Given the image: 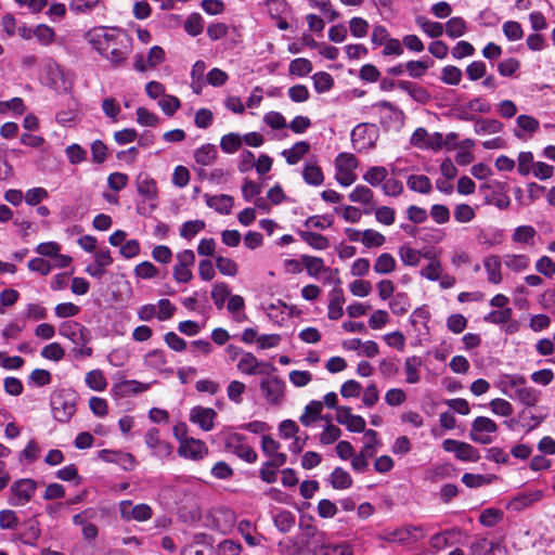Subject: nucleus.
<instances>
[{
	"mask_svg": "<svg viewBox=\"0 0 555 555\" xmlns=\"http://www.w3.org/2000/svg\"><path fill=\"white\" fill-rule=\"evenodd\" d=\"M89 46L113 67L122 66L132 52V40L118 27L95 26L85 34Z\"/></svg>",
	"mask_w": 555,
	"mask_h": 555,
	"instance_id": "1",
	"label": "nucleus"
},
{
	"mask_svg": "<svg viewBox=\"0 0 555 555\" xmlns=\"http://www.w3.org/2000/svg\"><path fill=\"white\" fill-rule=\"evenodd\" d=\"M494 385L504 396L526 408H535L541 400V391L529 386L521 374H500Z\"/></svg>",
	"mask_w": 555,
	"mask_h": 555,
	"instance_id": "2",
	"label": "nucleus"
},
{
	"mask_svg": "<svg viewBox=\"0 0 555 555\" xmlns=\"http://www.w3.org/2000/svg\"><path fill=\"white\" fill-rule=\"evenodd\" d=\"M53 417L61 423H67L76 413V396L70 391L61 390L51 398Z\"/></svg>",
	"mask_w": 555,
	"mask_h": 555,
	"instance_id": "3",
	"label": "nucleus"
},
{
	"mask_svg": "<svg viewBox=\"0 0 555 555\" xmlns=\"http://www.w3.org/2000/svg\"><path fill=\"white\" fill-rule=\"evenodd\" d=\"M378 138L379 129L374 124H360L351 132L352 145L358 152L374 149Z\"/></svg>",
	"mask_w": 555,
	"mask_h": 555,
	"instance_id": "4",
	"label": "nucleus"
},
{
	"mask_svg": "<svg viewBox=\"0 0 555 555\" xmlns=\"http://www.w3.org/2000/svg\"><path fill=\"white\" fill-rule=\"evenodd\" d=\"M358 168V159L351 153H340L335 159V178L343 186L351 185L356 179V169Z\"/></svg>",
	"mask_w": 555,
	"mask_h": 555,
	"instance_id": "5",
	"label": "nucleus"
},
{
	"mask_svg": "<svg viewBox=\"0 0 555 555\" xmlns=\"http://www.w3.org/2000/svg\"><path fill=\"white\" fill-rule=\"evenodd\" d=\"M172 279L178 284H186L193 280L192 268L195 263V253L192 249L178 251L175 256Z\"/></svg>",
	"mask_w": 555,
	"mask_h": 555,
	"instance_id": "6",
	"label": "nucleus"
},
{
	"mask_svg": "<svg viewBox=\"0 0 555 555\" xmlns=\"http://www.w3.org/2000/svg\"><path fill=\"white\" fill-rule=\"evenodd\" d=\"M176 307L169 299H159L156 304H146L138 309L140 321H151L156 318L158 321H167L173 317Z\"/></svg>",
	"mask_w": 555,
	"mask_h": 555,
	"instance_id": "7",
	"label": "nucleus"
},
{
	"mask_svg": "<svg viewBox=\"0 0 555 555\" xmlns=\"http://www.w3.org/2000/svg\"><path fill=\"white\" fill-rule=\"evenodd\" d=\"M499 427L490 417L478 416L472 423L469 437L474 442L489 444L493 441V436Z\"/></svg>",
	"mask_w": 555,
	"mask_h": 555,
	"instance_id": "8",
	"label": "nucleus"
},
{
	"mask_svg": "<svg viewBox=\"0 0 555 555\" xmlns=\"http://www.w3.org/2000/svg\"><path fill=\"white\" fill-rule=\"evenodd\" d=\"M262 397L271 405H280L285 397L286 385L278 376L262 378L259 384Z\"/></svg>",
	"mask_w": 555,
	"mask_h": 555,
	"instance_id": "9",
	"label": "nucleus"
},
{
	"mask_svg": "<svg viewBox=\"0 0 555 555\" xmlns=\"http://www.w3.org/2000/svg\"><path fill=\"white\" fill-rule=\"evenodd\" d=\"M138 194L145 202H150V207L154 210L157 207L158 188L157 182L147 172H140L134 180Z\"/></svg>",
	"mask_w": 555,
	"mask_h": 555,
	"instance_id": "10",
	"label": "nucleus"
},
{
	"mask_svg": "<svg viewBox=\"0 0 555 555\" xmlns=\"http://www.w3.org/2000/svg\"><path fill=\"white\" fill-rule=\"evenodd\" d=\"M37 483L33 479H20L11 486L10 504L13 506H23L35 495Z\"/></svg>",
	"mask_w": 555,
	"mask_h": 555,
	"instance_id": "11",
	"label": "nucleus"
},
{
	"mask_svg": "<svg viewBox=\"0 0 555 555\" xmlns=\"http://www.w3.org/2000/svg\"><path fill=\"white\" fill-rule=\"evenodd\" d=\"M120 517L126 520H135L139 522L146 521L152 518L153 509L145 503L133 505L131 501L124 500L119 503Z\"/></svg>",
	"mask_w": 555,
	"mask_h": 555,
	"instance_id": "12",
	"label": "nucleus"
},
{
	"mask_svg": "<svg viewBox=\"0 0 555 555\" xmlns=\"http://www.w3.org/2000/svg\"><path fill=\"white\" fill-rule=\"evenodd\" d=\"M446 452L454 453L455 456L464 462H477L480 459L479 451L469 443L454 439H446L442 442Z\"/></svg>",
	"mask_w": 555,
	"mask_h": 555,
	"instance_id": "13",
	"label": "nucleus"
},
{
	"mask_svg": "<svg viewBox=\"0 0 555 555\" xmlns=\"http://www.w3.org/2000/svg\"><path fill=\"white\" fill-rule=\"evenodd\" d=\"M177 452L180 457L201 461L208 455V447L203 440L191 437L188 440L181 441Z\"/></svg>",
	"mask_w": 555,
	"mask_h": 555,
	"instance_id": "14",
	"label": "nucleus"
},
{
	"mask_svg": "<svg viewBox=\"0 0 555 555\" xmlns=\"http://www.w3.org/2000/svg\"><path fill=\"white\" fill-rule=\"evenodd\" d=\"M59 333L77 346H86L90 340L89 331L75 321L63 322L59 327Z\"/></svg>",
	"mask_w": 555,
	"mask_h": 555,
	"instance_id": "15",
	"label": "nucleus"
},
{
	"mask_svg": "<svg viewBox=\"0 0 555 555\" xmlns=\"http://www.w3.org/2000/svg\"><path fill=\"white\" fill-rule=\"evenodd\" d=\"M271 367L272 371L275 369L269 363L259 360L253 352H245L236 363V369L240 373L245 375H259L267 372V369Z\"/></svg>",
	"mask_w": 555,
	"mask_h": 555,
	"instance_id": "16",
	"label": "nucleus"
},
{
	"mask_svg": "<svg viewBox=\"0 0 555 555\" xmlns=\"http://www.w3.org/2000/svg\"><path fill=\"white\" fill-rule=\"evenodd\" d=\"M149 389V383H142L135 379H121L113 385L112 393L116 399H124L140 395Z\"/></svg>",
	"mask_w": 555,
	"mask_h": 555,
	"instance_id": "17",
	"label": "nucleus"
},
{
	"mask_svg": "<svg viewBox=\"0 0 555 555\" xmlns=\"http://www.w3.org/2000/svg\"><path fill=\"white\" fill-rule=\"evenodd\" d=\"M227 447L247 463H254L257 460V453L241 434L230 435L227 440Z\"/></svg>",
	"mask_w": 555,
	"mask_h": 555,
	"instance_id": "18",
	"label": "nucleus"
},
{
	"mask_svg": "<svg viewBox=\"0 0 555 555\" xmlns=\"http://www.w3.org/2000/svg\"><path fill=\"white\" fill-rule=\"evenodd\" d=\"M335 418L340 425L346 426L349 431L362 433L365 429V420L361 415L353 414L349 406H337Z\"/></svg>",
	"mask_w": 555,
	"mask_h": 555,
	"instance_id": "19",
	"label": "nucleus"
},
{
	"mask_svg": "<svg viewBox=\"0 0 555 555\" xmlns=\"http://www.w3.org/2000/svg\"><path fill=\"white\" fill-rule=\"evenodd\" d=\"M146 446L152 450V454L166 459L172 452V447L169 442L162 440L157 428H150L144 437Z\"/></svg>",
	"mask_w": 555,
	"mask_h": 555,
	"instance_id": "20",
	"label": "nucleus"
},
{
	"mask_svg": "<svg viewBox=\"0 0 555 555\" xmlns=\"http://www.w3.org/2000/svg\"><path fill=\"white\" fill-rule=\"evenodd\" d=\"M217 412L211 408L196 405L190 411V422L196 424L204 431H209L215 427Z\"/></svg>",
	"mask_w": 555,
	"mask_h": 555,
	"instance_id": "21",
	"label": "nucleus"
},
{
	"mask_svg": "<svg viewBox=\"0 0 555 555\" xmlns=\"http://www.w3.org/2000/svg\"><path fill=\"white\" fill-rule=\"evenodd\" d=\"M113 263V257L108 248L103 247L94 251V261L86 268V272L93 278H101L105 270Z\"/></svg>",
	"mask_w": 555,
	"mask_h": 555,
	"instance_id": "22",
	"label": "nucleus"
},
{
	"mask_svg": "<svg viewBox=\"0 0 555 555\" xmlns=\"http://www.w3.org/2000/svg\"><path fill=\"white\" fill-rule=\"evenodd\" d=\"M506 548L500 541H490L486 538L472 543L470 555H505Z\"/></svg>",
	"mask_w": 555,
	"mask_h": 555,
	"instance_id": "23",
	"label": "nucleus"
},
{
	"mask_svg": "<svg viewBox=\"0 0 555 555\" xmlns=\"http://www.w3.org/2000/svg\"><path fill=\"white\" fill-rule=\"evenodd\" d=\"M44 78L51 88L55 90L66 89L64 72L53 60H48L44 64Z\"/></svg>",
	"mask_w": 555,
	"mask_h": 555,
	"instance_id": "24",
	"label": "nucleus"
},
{
	"mask_svg": "<svg viewBox=\"0 0 555 555\" xmlns=\"http://www.w3.org/2000/svg\"><path fill=\"white\" fill-rule=\"evenodd\" d=\"M314 555H352V551L347 543L334 544L326 539H317L313 544Z\"/></svg>",
	"mask_w": 555,
	"mask_h": 555,
	"instance_id": "25",
	"label": "nucleus"
},
{
	"mask_svg": "<svg viewBox=\"0 0 555 555\" xmlns=\"http://www.w3.org/2000/svg\"><path fill=\"white\" fill-rule=\"evenodd\" d=\"M345 301L344 291L340 287L333 288L328 293L327 318L330 320L337 321L344 315Z\"/></svg>",
	"mask_w": 555,
	"mask_h": 555,
	"instance_id": "26",
	"label": "nucleus"
},
{
	"mask_svg": "<svg viewBox=\"0 0 555 555\" xmlns=\"http://www.w3.org/2000/svg\"><path fill=\"white\" fill-rule=\"evenodd\" d=\"M483 269L487 273V281L491 284L498 285L503 281L502 274V260L496 255H488L482 261Z\"/></svg>",
	"mask_w": 555,
	"mask_h": 555,
	"instance_id": "27",
	"label": "nucleus"
},
{
	"mask_svg": "<svg viewBox=\"0 0 555 555\" xmlns=\"http://www.w3.org/2000/svg\"><path fill=\"white\" fill-rule=\"evenodd\" d=\"M517 129L515 135L518 139L531 138L540 128V122L537 118L530 115H519L516 119Z\"/></svg>",
	"mask_w": 555,
	"mask_h": 555,
	"instance_id": "28",
	"label": "nucleus"
},
{
	"mask_svg": "<svg viewBox=\"0 0 555 555\" xmlns=\"http://www.w3.org/2000/svg\"><path fill=\"white\" fill-rule=\"evenodd\" d=\"M546 416L539 409L531 410V408L526 406L518 413L519 422L527 431L538 428L546 420Z\"/></svg>",
	"mask_w": 555,
	"mask_h": 555,
	"instance_id": "29",
	"label": "nucleus"
},
{
	"mask_svg": "<svg viewBox=\"0 0 555 555\" xmlns=\"http://www.w3.org/2000/svg\"><path fill=\"white\" fill-rule=\"evenodd\" d=\"M544 496V493L542 490H530L524 493H519L513 498V500L509 502V507H512L515 511H521L535 502H539Z\"/></svg>",
	"mask_w": 555,
	"mask_h": 555,
	"instance_id": "30",
	"label": "nucleus"
},
{
	"mask_svg": "<svg viewBox=\"0 0 555 555\" xmlns=\"http://www.w3.org/2000/svg\"><path fill=\"white\" fill-rule=\"evenodd\" d=\"M206 205L221 215H229L233 207V197L227 194L205 196Z\"/></svg>",
	"mask_w": 555,
	"mask_h": 555,
	"instance_id": "31",
	"label": "nucleus"
},
{
	"mask_svg": "<svg viewBox=\"0 0 555 555\" xmlns=\"http://www.w3.org/2000/svg\"><path fill=\"white\" fill-rule=\"evenodd\" d=\"M310 151V144L306 141L296 142L292 147L282 151L281 155L288 165L298 164Z\"/></svg>",
	"mask_w": 555,
	"mask_h": 555,
	"instance_id": "32",
	"label": "nucleus"
},
{
	"mask_svg": "<svg viewBox=\"0 0 555 555\" xmlns=\"http://www.w3.org/2000/svg\"><path fill=\"white\" fill-rule=\"evenodd\" d=\"M423 361L417 356H410L404 359L403 370L408 384H417L421 380V367Z\"/></svg>",
	"mask_w": 555,
	"mask_h": 555,
	"instance_id": "33",
	"label": "nucleus"
},
{
	"mask_svg": "<svg viewBox=\"0 0 555 555\" xmlns=\"http://www.w3.org/2000/svg\"><path fill=\"white\" fill-rule=\"evenodd\" d=\"M503 263L512 272L520 273L530 267V258L525 254H506Z\"/></svg>",
	"mask_w": 555,
	"mask_h": 555,
	"instance_id": "34",
	"label": "nucleus"
},
{
	"mask_svg": "<svg viewBox=\"0 0 555 555\" xmlns=\"http://www.w3.org/2000/svg\"><path fill=\"white\" fill-rule=\"evenodd\" d=\"M535 236L537 230L532 225H519L514 230L512 241L524 246H533Z\"/></svg>",
	"mask_w": 555,
	"mask_h": 555,
	"instance_id": "35",
	"label": "nucleus"
},
{
	"mask_svg": "<svg viewBox=\"0 0 555 555\" xmlns=\"http://www.w3.org/2000/svg\"><path fill=\"white\" fill-rule=\"evenodd\" d=\"M302 178L307 184L318 186L324 181V176L321 168L315 162H306L302 169Z\"/></svg>",
	"mask_w": 555,
	"mask_h": 555,
	"instance_id": "36",
	"label": "nucleus"
},
{
	"mask_svg": "<svg viewBox=\"0 0 555 555\" xmlns=\"http://www.w3.org/2000/svg\"><path fill=\"white\" fill-rule=\"evenodd\" d=\"M408 188L420 194H429L433 190L430 179L425 175H410L406 179Z\"/></svg>",
	"mask_w": 555,
	"mask_h": 555,
	"instance_id": "37",
	"label": "nucleus"
},
{
	"mask_svg": "<svg viewBox=\"0 0 555 555\" xmlns=\"http://www.w3.org/2000/svg\"><path fill=\"white\" fill-rule=\"evenodd\" d=\"M443 26L447 36L451 39L464 36L468 29L466 21L461 16L451 17Z\"/></svg>",
	"mask_w": 555,
	"mask_h": 555,
	"instance_id": "38",
	"label": "nucleus"
},
{
	"mask_svg": "<svg viewBox=\"0 0 555 555\" xmlns=\"http://www.w3.org/2000/svg\"><path fill=\"white\" fill-rule=\"evenodd\" d=\"M301 261L307 273L311 278H318L321 272H332L328 268L324 266V260L320 257L302 255Z\"/></svg>",
	"mask_w": 555,
	"mask_h": 555,
	"instance_id": "39",
	"label": "nucleus"
},
{
	"mask_svg": "<svg viewBox=\"0 0 555 555\" xmlns=\"http://www.w3.org/2000/svg\"><path fill=\"white\" fill-rule=\"evenodd\" d=\"M388 306L393 314L403 315L411 308V302L406 293L399 292L389 299Z\"/></svg>",
	"mask_w": 555,
	"mask_h": 555,
	"instance_id": "40",
	"label": "nucleus"
},
{
	"mask_svg": "<svg viewBox=\"0 0 555 555\" xmlns=\"http://www.w3.org/2000/svg\"><path fill=\"white\" fill-rule=\"evenodd\" d=\"M130 358L131 349L127 345L117 347L107 354L108 363L115 367L125 366L129 362Z\"/></svg>",
	"mask_w": 555,
	"mask_h": 555,
	"instance_id": "41",
	"label": "nucleus"
},
{
	"mask_svg": "<svg viewBox=\"0 0 555 555\" xmlns=\"http://www.w3.org/2000/svg\"><path fill=\"white\" fill-rule=\"evenodd\" d=\"M86 385L94 391H104L107 387V379L103 371L95 369L89 371L85 376Z\"/></svg>",
	"mask_w": 555,
	"mask_h": 555,
	"instance_id": "42",
	"label": "nucleus"
},
{
	"mask_svg": "<svg viewBox=\"0 0 555 555\" xmlns=\"http://www.w3.org/2000/svg\"><path fill=\"white\" fill-rule=\"evenodd\" d=\"M205 227L204 220H189L181 224L179 235L185 241H192Z\"/></svg>",
	"mask_w": 555,
	"mask_h": 555,
	"instance_id": "43",
	"label": "nucleus"
},
{
	"mask_svg": "<svg viewBox=\"0 0 555 555\" xmlns=\"http://www.w3.org/2000/svg\"><path fill=\"white\" fill-rule=\"evenodd\" d=\"M415 22L429 38H438L444 33L443 24L429 21L425 16H417Z\"/></svg>",
	"mask_w": 555,
	"mask_h": 555,
	"instance_id": "44",
	"label": "nucleus"
},
{
	"mask_svg": "<svg viewBox=\"0 0 555 555\" xmlns=\"http://www.w3.org/2000/svg\"><path fill=\"white\" fill-rule=\"evenodd\" d=\"M217 147L214 144H204L195 150V162L202 166L211 165L217 157Z\"/></svg>",
	"mask_w": 555,
	"mask_h": 555,
	"instance_id": "45",
	"label": "nucleus"
},
{
	"mask_svg": "<svg viewBox=\"0 0 555 555\" xmlns=\"http://www.w3.org/2000/svg\"><path fill=\"white\" fill-rule=\"evenodd\" d=\"M363 433H364V436H363L364 444H363V448L361 449V452L373 457L377 453L379 448L382 447V441L378 438L377 431H375L373 429H367V430L364 429Z\"/></svg>",
	"mask_w": 555,
	"mask_h": 555,
	"instance_id": "46",
	"label": "nucleus"
},
{
	"mask_svg": "<svg viewBox=\"0 0 555 555\" xmlns=\"http://www.w3.org/2000/svg\"><path fill=\"white\" fill-rule=\"evenodd\" d=\"M323 410L322 401L312 400L310 401L304 410V413L299 417L300 423L304 426H310L321 414Z\"/></svg>",
	"mask_w": 555,
	"mask_h": 555,
	"instance_id": "47",
	"label": "nucleus"
},
{
	"mask_svg": "<svg viewBox=\"0 0 555 555\" xmlns=\"http://www.w3.org/2000/svg\"><path fill=\"white\" fill-rule=\"evenodd\" d=\"M299 235L301 240L313 249L324 250L330 247L328 238L319 233L312 231H301Z\"/></svg>",
	"mask_w": 555,
	"mask_h": 555,
	"instance_id": "48",
	"label": "nucleus"
},
{
	"mask_svg": "<svg viewBox=\"0 0 555 555\" xmlns=\"http://www.w3.org/2000/svg\"><path fill=\"white\" fill-rule=\"evenodd\" d=\"M330 482L334 489L344 490L351 487L352 478L347 470L336 467L330 476Z\"/></svg>",
	"mask_w": 555,
	"mask_h": 555,
	"instance_id": "49",
	"label": "nucleus"
},
{
	"mask_svg": "<svg viewBox=\"0 0 555 555\" xmlns=\"http://www.w3.org/2000/svg\"><path fill=\"white\" fill-rule=\"evenodd\" d=\"M397 262L389 253L380 254L374 262V271L377 274H389L396 270Z\"/></svg>",
	"mask_w": 555,
	"mask_h": 555,
	"instance_id": "50",
	"label": "nucleus"
},
{
	"mask_svg": "<svg viewBox=\"0 0 555 555\" xmlns=\"http://www.w3.org/2000/svg\"><path fill=\"white\" fill-rule=\"evenodd\" d=\"M434 65V62L426 57L417 61H409L405 64V69L410 77L421 78Z\"/></svg>",
	"mask_w": 555,
	"mask_h": 555,
	"instance_id": "51",
	"label": "nucleus"
},
{
	"mask_svg": "<svg viewBox=\"0 0 555 555\" xmlns=\"http://www.w3.org/2000/svg\"><path fill=\"white\" fill-rule=\"evenodd\" d=\"M453 218L459 223H468L476 218V210L468 204L460 203L453 208Z\"/></svg>",
	"mask_w": 555,
	"mask_h": 555,
	"instance_id": "52",
	"label": "nucleus"
},
{
	"mask_svg": "<svg viewBox=\"0 0 555 555\" xmlns=\"http://www.w3.org/2000/svg\"><path fill=\"white\" fill-rule=\"evenodd\" d=\"M442 272L443 268L440 260L434 257L420 270V275L428 281H438Z\"/></svg>",
	"mask_w": 555,
	"mask_h": 555,
	"instance_id": "53",
	"label": "nucleus"
},
{
	"mask_svg": "<svg viewBox=\"0 0 555 555\" xmlns=\"http://www.w3.org/2000/svg\"><path fill=\"white\" fill-rule=\"evenodd\" d=\"M242 144V135L235 132L224 134L220 140V147L227 154H233L237 152L241 149Z\"/></svg>",
	"mask_w": 555,
	"mask_h": 555,
	"instance_id": "54",
	"label": "nucleus"
},
{
	"mask_svg": "<svg viewBox=\"0 0 555 555\" xmlns=\"http://www.w3.org/2000/svg\"><path fill=\"white\" fill-rule=\"evenodd\" d=\"M488 405L491 412L496 416L508 417L514 413L513 404L503 398L492 399Z\"/></svg>",
	"mask_w": 555,
	"mask_h": 555,
	"instance_id": "55",
	"label": "nucleus"
},
{
	"mask_svg": "<svg viewBox=\"0 0 555 555\" xmlns=\"http://www.w3.org/2000/svg\"><path fill=\"white\" fill-rule=\"evenodd\" d=\"M474 128L478 134H494L503 129V124L496 119H479Z\"/></svg>",
	"mask_w": 555,
	"mask_h": 555,
	"instance_id": "56",
	"label": "nucleus"
},
{
	"mask_svg": "<svg viewBox=\"0 0 555 555\" xmlns=\"http://www.w3.org/2000/svg\"><path fill=\"white\" fill-rule=\"evenodd\" d=\"M312 63L305 57L295 59L289 63L288 73L292 76L304 77L312 72Z\"/></svg>",
	"mask_w": 555,
	"mask_h": 555,
	"instance_id": "57",
	"label": "nucleus"
},
{
	"mask_svg": "<svg viewBox=\"0 0 555 555\" xmlns=\"http://www.w3.org/2000/svg\"><path fill=\"white\" fill-rule=\"evenodd\" d=\"M40 454H41V448H40L39 443L35 439H31L27 442L25 448L20 452L18 459L22 462L25 461L26 463L30 464V463L36 462L40 457Z\"/></svg>",
	"mask_w": 555,
	"mask_h": 555,
	"instance_id": "58",
	"label": "nucleus"
},
{
	"mask_svg": "<svg viewBox=\"0 0 555 555\" xmlns=\"http://www.w3.org/2000/svg\"><path fill=\"white\" fill-rule=\"evenodd\" d=\"M237 530L246 541V543L250 546H257L262 541L261 534H253V525L248 520H241L237 525Z\"/></svg>",
	"mask_w": 555,
	"mask_h": 555,
	"instance_id": "59",
	"label": "nucleus"
},
{
	"mask_svg": "<svg viewBox=\"0 0 555 555\" xmlns=\"http://www.w3.org/2000/svg\"><path fill=\"white\" fill-rule=\"evenodd\" d=\"M35 38L41 46H50L55 40V31L47 24H38L35 27Z\"/></svg>",
	"mask_w": 555,
	"mask_h": 555,
	"instance_id": "60",
	"label": "nucleus"
},
{
	"mask_svg": "<svg viewBox=\"0 0 555 555\" xmlns=\"http://www.w3.org/2000/svg\"><path fill=\"white\" fill-rule=\"evenodd\" d=\"M387 169L382 166H374L366 170L363 175V179L370 183L372 186H377L383 184V182L387 178Z\"/></svg>",
	"mask_w": 555,
	"mask_h": 555,
	"instance_id": "61",
	"label": "nucleus"
},
{
	"mask_svg": "<svg viewBox=\"0 0 555 555\" xmlns=\"http://www.w3.org/2000/svg\"><path fill=\"white\" fill-rule=\"evenodd\" d=\"M398 254L403 264L409 267L417 266L422 258V254L420 250L406 245L401 246L398 250Z\"/></svg>",
	"mask_w": 555,
	"mask_h": 555,
	"instance_id": "62",
	"label": "nucleus"
},
{
	"mask_svg": "<svg viewBox=\"0 0 555 555\" xmlns=\"http://www.w3.org/2000/svg\"><path fill=\"white\" fill-rule=\"evenodd\" d=\"M349 199L362 205H371L373 202V192L365 185H357L349 194Z\"/></svg>",
	"mask_w": 555,
	"mask_h": 555,
	"instance_id": "63",
	"label": "nucleus"
},
{
	"mask_svg": "<svg viewBox=\"0 0 555 555\" xmlns=\"http://www.w3.org/2000/svg\"><path fill=\"white\" fill-rule=\"evenodd\" d=\"M313 86L318 93H324L332 89L333 77L326 72H318L312 76Z\"/></svg>",
	"mask_w": 555,
	"mask_h": 555,
	"instance_id": "64",
	"label": "nucleus"
}]
</instances>
